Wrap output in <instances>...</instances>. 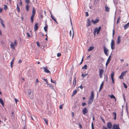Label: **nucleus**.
<instances>
[{"label": "nucleus", "instance_id": "f257e3e1", "mask_svg": "<svg viewBox=\"0 0 129 129\" xmlns=\"http://www.w3.org/2000/svg\"><path fill=\"white\" fill-rule=\"evenodd\" d=\"M94 92L93 91H92L91 92L90 95L89 97L88 101V104H90L92 103L94 100Z\"/></svg>", "mask_w": 129, "mask_h": 129}, {"label": "nucleus", "instance_id": "f03ea898", "mask_svg": "<svg viewBox=\"0 0 129 129\" xmlns=\"http://www.w3.org/2000/svg\"><path fill=\"white\" fill-rule=\"evenodd\" d=\"M28 97L31 99H33L34 98L33 93L31 91L30 89H28Z\"/></svg>", "mask_w": 129, "mask_h": 129}, {"label": "nucleus", "instance_id": "7ed1b4c3", "mask_svg": "<svg viewBox=\"0 0 129 129\" xmlns=\"http://www.w3.org/2000/svg\"><path fill=\"white\" fill-rule=\"evenodd\" d=\"M36 13V10H35V8L33 7L32 11V15L30 18V20L31 23H33L34 21V18Z\"/></svg>", "mask_w": 129, "mask_h": 129}, {"label": "nucleus", "instance_id": "20e7f679", "mask_svg": "<svg viewBox=\"0 0 129 129\" xmlns=\"http://www.w3.org/2000/svg\"><path fill=\"white\" fill-rule=\"evenodd\" d=\"M101 29V27L99 26L98 28L96 27L94 29V36H95L96 33L97 34H99Z\"/></svg>", "mask_w": 129, "mask_h": 129}, {"label": "nucleus", "instance_id": "39448f33", "mask_svg": "<svg viewBox=\"0 0 129 129\" xmlns=\"http://www.w3.org/2000/svg\"><path fill=\"white\" fill-rule=\"evenodd\" d=\"M111 49L112 50L114 49L115 48V42L113 39L111 40Z\"/></svg>", "mask_w": 129, "mask_h": 129}, {"label": "nucleus", "instance_id": "423d86ee", "mask_svg": "<svg viewBox=\"0 0 129 129\" xmlns=\"http://www.w3.org/2000/svg\"><path fill=\"white\" fill-rule=\"evenodd\" d=\"M88 112L87 109L86 107L84 108L82 110V112L84 115H85Z\"/></svg>", "mask_w": 129, "mask_h": 129}, {"label": "nucleus", "instance_id": "0eeeda50", "mask_svg": "<svg viewBox=\"0 0 129 129\" xmlns=\"http://www.w3.org/2000/svg\"><path fill=\"white\" fill-rule=\"evenodd\" d=\"M103 49L104 51L105 54L107 56H108V50L107 49L106 47L105 46H103Z\"/></svg>", "mask_w": 129, "mask_h": 129}, {"label": "nucleus", "instance_id": "6e6552de", "mask_svg": "<svg viewBox=\"0 0 129 129\" xmlns=\"http://www.w3.org/2000/svg\"><path fill=\"white\" fill-rule=\"evenodd\" d=\"M112 129H120L119 127L118 124H114L113 126Z\"/></svg>", "mask_w": 129, "mask_h": 129}, {"label": "nucleus", "instance_id": "1a4fd4ad", "mask_svg": "<svg viewBox=\"0 0 129 129\" xmlns=\"http://www.w3.org/2000/svg\"><path fill=\"white\" fill-rule=\"evenodd\" d=\"M104 71V70L103 69H101L99 71V76L101 78L102 77V75Z\"/></svg>", "mask_w": 129, "mask_h": 129}, {"label": "nucleus", "instance_id": "9d476101", "mask_svg": "<svg viewBox=\"0 0 129 129\" xmlns=\"http://www.w3.org/2000/svg\"><path fill=\"white\" fill-rule=\"evenodd\" d=\"M42 68L43 69L45 72L47 73H50V72L47 69V67H43Z\"/></svg>", "mask_w": 129, "mask_h": 129}, {"label": "nucleus", "instance_id": "9b49d317", "mask_svg": "<svg viewBox=\"0 0 129 129\" xmlns=\"http://www.w3.org/2000/svg\"><path fill=\"white\" fill-rule=\"evenodd\" d=\"M107 126L109 129H111L112 127V124L110 122H108L107 124Z\"/></svg>", "mask_w": 129, "mask_h": 129}, {"label": "nucleus", "instance_id": "f8f14e48", "mask_svg": "<svg viewBox=\"0 0 129 129\" xmlns=\"http://www.w3.org/2000/svg\"><path fill=\"white\" fill-rule=\"evenodd\" d=\"M38 28V23H36L35 24L34 29L35 31L37 30Z\"/></svg>", "mask_w": 129, "mask_h": 129}, {"label": "nucleus", "instance_id": "ddd939ff", "mask_svg": "<svg viewBox=\"0 0 129 129\" xmlns=\"http://www.w3.org/2000/svg\"><path fill=\"white\" fill-rule=\"evenodd\" d=\"M15 45L13 44V43L12 42H11L10 45L11 48L14 50L15 49Z\"/></svg>", "mask_w": 129, "mask_h": 129}, {"label": "nucleus", "instance_id": "4468645a", "mask_svg": "<svg viewBox=\"0 0 129 129\" xmlns=\"http://www.w3.org/2000/svg\"><path fill=\"white\" fill-rule=\"evenodd\" d=\"M51 14V17L52 19L54 20L57 23H58V22H57L56 19L55 18V17L53 16L51 12L50 13Z\"/></svg>", "mask_w": 129, "mask_h": 129}, {"label": "nucleus", "instance_id": "2eb2a0df", "mask_svg": "<svg viewBox=\"0 0 129 129\" xmlns=\"http://www.w3.org/2000/svg\"><path fill=\"white\" fill-rule=\"evenodd\" d=\"M99 21V20L98 19H96L95 20H91V22L94 24H95L96 23H98Z\"/></svg>", "mask_w": 129, "mask_h": 129}, {"label": "nucleus", "instance_id": "dca6fc26", "mask_svg": "<svg viewBox=\"0 0 129 129\" xmlns=\"http://www.w3.org/2000/svg\"><path fill=\"white\" fill-rule=\"evenodd\" d=\"M110 59H111V56L110 55L109 56V57L107 59V62H106V66H107L108 65L110 61Z\"/></svg>", "mask_w": 129, "mask_h": 129}, {"label": "nucleus", "instance_id": "f3484780", "mask_svg": "<svg viewBox=\"0 0 129 129\" xmlns=\"http://www.w3.org/2000/svg\"><path fill=\"white\" fill-rule=\"evenodd\" d=\"M121 38V37L120 36H119L117 38V41L116 42V43L117 44H118L120 42V39Z\"/></svg>", "mask_w": 129, "mask_h": 129}, {"label": "nucleus", "instance_id": "a211bd4d", "mask_svg": "<svg viewBox=\"0 0 129 129\" xmlns=\"http://www.w3.org/2000/svg\"><path fill=\"white\" fill-rule=\"evenodd\" d=\"M123 27L125 29L129 27V22L127 23L124 25Z\"/></svg>", "mask_w": 129, "mask_h": 129}, {"label": "nucleus", "instance_id": "6ab92c4d", "mask_svg": "<svg viewBox=\"0 0 129 129\" xmlns=\"http://www.w3.org/2000/svg\"><path fill=\"white\" fill-rule=\"evenodd\" d=\"M73 84L74 87L76 85V77L74 79L73 81Z\"/></svg>", "mask_w": 129, "mask_h": 129}, {"label": "nucleus", "instance_id": "aec40b11", "mask_svg": "<svg viewBox=\"0 0 129 129\" xmlns=\"http://www.w3.org/2000/svg\"><path fill=\"white\" fill-rule=\"evenodd\" d=\"M87 26H89L91 25V23H90V21L89 19H88L87 21Z\"/></svg>", "mask_w": 129, "mask_h": 129}, {"label": "nucleus", "instance_id": "412c9836", "mask_svg": "<svg viewBox=\"0 0 129 129\" xmlns=\"http://www.w3.org/2000/svg\"><path fill=\"white\" fill-rule=\"evenodd\" d=\"M48 25H47L44 27V29L45 31L47 33V31Z\"/></svg>", "mask_w": 129, "mask_h": 129}, {"label": "nucleus", "instance_id": "4be33fe9", "mask_svg": "<svg viewBox=\"0 0 129 129\" xmlns=\"http://www.w3.org/2000/svg\"><path fill=\"white\" fill-rule=\"evenodd\" d=\"M127 72V71H123L121 73V75L122 76H123L125 75L126 74V73Z\"/></svg>", "mask_w": 129, "mask_h": 129}, {"label": "nucleus", "instance_id": "5701e85b", "mask_svg": "<svg viewBox=\"0 0 129 129\" xmlns=\"http://www.w3.org/2000/svg\"><path fill=\"white\" fill-rule=\"evenodd\" d=\"M94 48L93 47H90L89 48L88 50V51H89L93 50Z\"/></svg>", "mask_w": 129, "mask_h": 129}, {"label": "nucleus", "instance_id": "b1692460", "mask_svg": "<svg viewBox=\"0 0 129 129\" xmlns=\"http://www.w3.org/2000/svg\"><path fill=\"white\" fill-rule=\"evenodd\" d=\"M106 11L107 12H109V10L110 8L107 6H106L105 7Z\"/></svg>", "mask_w": 129, "mask_h": 129}, {"label": "nucleus", "instance_id": "393cba45", "mask_svg": "<svg viewBox=\"0 0 129 129\" xmlns=\"http://www.w3.org/2000/svg\"><path fill=\"white\" fill-rule=\"evenodd\" d=\"M0 103L3 107L4 106V104L2 99L0 98Z\"/></svg>", "mask_w": 129, "mask_h": 129}, {"label": "nucleus", "instance_id": "a878e982", "mask_svg": "<svg viewBox=\"0 0 129 129\" xmlns=\"http://www.w3.org/2000/svg\"><path fill=\"white\" fill-rule=\"evenodd\" d=\"M30 7V6L28 5V4H27L26 6V11H28L29 10V8Z\"/></svg>", "mask_w": 129, "mask_h": 129}, {"label": "nucleus", "instance_id": "bb28decb", "mask_svg": "<svg viewBox=\"0 0 129 129\" xmlns=\"http://www.w3.org/2000/svg\"><path fill=\"white\" fill-rule=\"evenodd\" d=\"M87 66L86 65H85L83 66L82 68V69H84L85 70H86L87 69Z\"/></svg>", "mask_w": 129, "mask_h": 129}, {"label": "nucleus", "instance_id": "cd10ccee", "mask_svg": "<svg viewBox=\"0 0 129 129\" xmlns=\"http://www.w3.org/2000/svg\"><path fill=\"white\" fill-rule=\"evenodd\" d=\"M103 85H104L103 82L100 85V89H99L100 91L103 88Z\"/></svg>", "mask_w": 129, "mask_h": 129}, {"label": "nucleus", "instance_id": "c85d7f7f", "mask_svg": "<svg viewBox=\"0 0 129 129\" xmlns=\"http://www.w3.org/2000/svg\"><path fill=\"white\" fill-rule=\"evenodd\" d=\"M0 20H1V23L2 24V25L4 27V28H5V24L3 23V21H2V19L0 18Z\"/></svg>", "mask_w": 129, "mask_h": 129}, {"label": "nucleus", "instance_id": "c756f323", "mask_svg": "<svg viewBox=\"0 0 129 129\" xmlns=\"http://www.w3.org/2000/svg\"><path fill=\"white\" fill-rule=\"evenodd\" d=\"M114 72H112V73H111V79H112V78H113V77H114Z\"/></svg>", "mask_w": 129, "mask_h": 129}, {"label": "nucleus", "instance_id": "7c9ffc66", "mask_svg": "<svg viewBox=\"0 0 129 129\" xmlns=\"http://www.w3.org/2000/svg\"><path fill=\"white\" fill-rule=\"evenodd\" d=\"M77 92V90H74L73 93V94H72V96H73Z\"/></svg>", "mask_w": 129, "mask_h": 129}, {"label": "nucleus", "instance_id": "2f4dec72", "mask_svg": "<svg viewBox=\"0 0 129 129\" xmlns=\"http://www.w3.org/2000/svg\"><path fill=\"white\" fill-rule=\"evenodd\" d=\"M17 11L18 12H20V10L19 7H18V4H17Z\"/></svg>", "mask_w": 129, "mask_h": 129}, {"label": "nucleus", "instance_id": "473e14b6", "mask_svg": "<svg viewBox=\"0 0 129 129\" xmlns=\"http://www.w3.org/2000/svg\"><path fill=\"white\" fill-rule=\"evenodd\" d=\"M44 121L46 123L47 125L48 124V120L46 118H44Z\"/></svg>", "mask_w": 129, "mask_h": 129}, {"label": "nucleus", "instance_id": "72a5a7b5", "mask_svg": "<svg viewBox=\"0 0 129 129\" xmlns=\"http://www.w3.org/2000/svg\"><path fill=\"white\" fill-rule=\"evenodd\" d=\"M110 98L111 99H115V101H116V98L115 96L113 95H112L110 96Z\"/></svg>", "mask_w": 129, "mask_h": 129}, {"label": "nucleus", "instance_id": "f704fd0d", "mask_svg": "<svg viewBox=\"0 0 129 129\" xmlns=\"http://www.w3.org/2000/svg\"><path fill=\"white\" fill-rule=\"evenodd\" d=\"M4 9L5 10H7L8 8L7 6L6 5H4Z\"/></svg>", "mask_w": 129, "mask_h": 129}, {"label": "nucleus", "instance_id": "c9c22d12", "mask_svg": "<svg viewBox=\"0 0 129 129\" xmlns=\"http://www.w3.org/2000/svg\"><path fill=\"white\" fill-rule=\"evenodd\" d=\"M14 59V58L12 60V61H11V67L12 68V67L13 65V64Z\"/></svg>", "mask_w": 129, "mask_h": 129}, {"label": "nucleus", "instance_id": "e433bc0d", "mask_svg": "<svg viewBox=\"0 0 129 129\" xmlns=\"http://www.w3.org/2000/svg\"><path fill=\"white\" fill-rule=\"evenodd\" d=\"M87 74H88V73L85 74V75H84L83 73H82L81 76L83 78H84V77H86V75Z\"/></svg>", "mask_w": 129, "mask_h": 129}, {"label": "nucleus", "instance_id": "4c0bfd02", "mask_svg": "<svg viewBox=\"0 0 129 129\" xmlns=\"http://www.w3.org/2000/svg\"><path fill=\"white\" fill-rule=\"evenodd\" d=\"M14 44L15 46H17V41L16 40H15L14 42Z\"/></svg>", "mask_w": 129, "mask_h": 129}, {"label": "nucleus", "instance_id": "58836bf2", "mask_svg": "<svg viewBox=\"0 0 129 129\" xmlns=\"http://www.w3.org/2000/svg\"><path fill=\"white\" fill-rule=\"evenodd\" d=\"M26 35L28 38H30V35L27 32L26 33Z\"/></svg>", "mask_w": 129, "mask_h": 129}, {"label": "nucleus", "instance_id": "ea45409f", "mask_svg": "<svg viewBox=\"0 0 129 129\" xmlns=\"http://www.w3.org/2000/svg\"><path fill=\"white\" fill-rule=\"evenodd\" d=\"M120 17H119L118 18V19L117 20V23H118L119 22H120L119 20H120Z\"/></svg>", "mask_w": 129, "mask_h": 129}, {"label": "nucleus", "instance_id": "a19ab883", "mask_svg": "<svg viewBox=\"0 0 129 129\" xmlns=\"http://www.w3.org/2000/svg\"><path fill=\"white\" fill-rule=\"evenodd\" d=\"M25 1L26 3L27 4H28L29 3L30 1L29 0H25Z\"/></svg>", "mask_w": 129, "mask_h": 129}, {"label": "nucleus", "instance_id": "79ce46f5", "mask_svg": "<svg viewBox=\"0 0 129 129\" xmlns=\"http://www.w3.org/2000/svg\"><path fill=\"white\" fill-rule=\"evenodd\" d=\"M61 53H57V55L58 57H59L61 56Z\"/></svg>", "mask_w": 129, "mask_h": 129}, {"label": "nucleus", "instance_id": "37998d69", "mask_svg": "<svg viewBox=\"0 0 129 129\" xmlns=\"http://www.w3.org/2000/svg\"><path fill=\"white\" fill-rule=\"evenodd\" d=\"M63 105L62 104L59 107L60 109H63Z\"/></svg>", "mask_w": 129, "mask_h": 129}, {"label": "nucleus", "instance_id": "c03bdc74", "mask_svg": "<svg viewBox=\"0 0 129 129\" xmlns=\"http://www.w3.org/2000/svg\"><path fill=\"white\" fill-rule=\"evenodd\" d=\"M86 105V103H82V106H84Z\"/></svg>", "mask_w": 129, "mask_h": 129}, {"label": "nucleus", "instance_id": "a18cd8bd", "mask_svg": "<svg viewBox=\"0 0 129 129\" xmlns=\"http://www.w3.org/2000/svg\"><path fill=\"white\" fill-rule=\"evenodd\" d=\"M37 44V45L38 47H40V43L38 41H37L36 42Z\"/></svg>", "mask_w": 129, "mask_h": 129}, {"label": "nucleus", "instance_id": "49530a36", "mask_svg": "<svg viewBox=\"0 0 129 129\" xmlns=\"http://www.w3.org/2000/svg\"><path fill=\"white\" fill-rule=\"evenodd\" d=\"M123 77L121 75L119 77V78L121 79H123Z\"/></svg>", "mask_w": 129, "mask_h": 129}, {"label": "nucleus", "instance_id": "de8ad7c7", "mask_svg": "<svg viewBox=\"0 0 129 129\" xmlns=\"http://www.w3.org/2000/svg\"><path fill=\"white\" fill-rule=\"evenodd\" d=\"M51 81L52 83H56L55 82V81H53V80L51 78Z\"/></svg>", "mask_w": 129, "mask_h": 129}, {"label": "nucleus", "instance_id": "09e8293b", "mask_svg": "<svg viewBox=\"0 0 129 129\" xmlns=\"http://www.w3.org/2000/svg\"><path fill=\"white\" fill-rule=\"evenodd\" d=\"M123 85H124V87L125 88H127V86L124 83H123Z\"/></svg>", "mask_w": 129, "mask_h": 129}, {"label": "nucleus", "instance_id": "8fccbe9b", "mask_svg": "<svg viewBox=\"0 0 129 129\" xmlns=\"http://www.w3.org/2000/svg\"><path fill=\"white\" fill-rule=\"evenodd\" d=\"M54 86L53 84H51L50 86V88H52Z\"/></svg>", "mask_w": 129, "mask_h": 129}, {"label": "nucleus", "instance_id": "3c124183", "mask_svg": "<svg viewBox=\"0 0 129 129\" xmlns=\"http://www.w3.org/2000/svg\"><path fill=\"white\" fill-rule=\"evenodd\" d=\"M113 114L114 116H116V113L114 112L113 113Z\"/></svg>", "mask_w": 129, "mask_h": 129}, {"label": "nucleus", "instance_id": "603ef678", "mask_svg": "<svg viewBox=\"0 0 129 129\" xmlns=\"http://www.w3.org/2000/svg\"><path fill=\"white\" fill-rule=\"evenodd\" d=\"M86 16H89V14L88 12H86L85 13Z\"/></svg>", "mask_w": 129, "mask_h": 129}, {"label": "nucleus", "instance_id": "864d4df0", "mask_svg": "<svg viewBox=\"0 0 129 129\" xmlns=\"http://www.w3.org/2000/svg\"><path fill=\"white\" fill-rule=\"evenodd\" d=\"M79 127L80 128H82V125L80 124V123H79Z\"/></svg>", "mask_w": 129, "mask_h": 129}, {"label": "nucleus", "instance_id": "5fc2aeb1", "mask_svg": "<svg viewBox=\"0 0 129 129\" xmlns=\"http://www.w3.org/2000/svg\"><path fill=\"white\" fill-rule=\"evenodd\" d=\"M100 117L101 118V119H102V120L103 121L104 123H105V122L104 119L101 116H100Z\"/></svg>", "mask_w": 129, "mask_h": 129}, {"label": "nucleus", "instance_id": "6e6d98bb", "mask_svg": "<svg viewBox=\"0 0 129 129\" xmlns=\"http://www.w3.org/2000/svg\"><path fill=\"white\" fill-rule=\"evenodd\" d=\"M15 103H16V104H17V102H18V100H17L16 99H15Z\"/></svg>", "mask_w": 129, "mask_h": 129}, {"label": "nucleus", "instance_id": "4d7b16f0", "mask_svg": "<svg viewBox=\"0 0 129 129\" xmlns=\"http://www.w3.org/2000/svg\"><path fill=\"white\" fill-rule=\"evenodd\" d=\"M114 34H115L114 30V29H113V34H112V35H113V37H114Z\"/></svg>", "mask_w": 129, "mask_h": 129}, {"label": "nucleus", "instance_id": "13d9d810", "mask_svg": "<svg viewBox=\"0 0 129 129\" xmlns=\"http://www.w3.org/2000/svg\"><path fill=\"white\" fill-rule=\"evenodd\" d=\"M3 11V9L0 8V13L2 12Z\"/></svg>", "mask_w": 129, "mask_h": 129}, {"label": "nucleus", "instance_id": "bf43d9fd", "mask_svg": "<svg viewBox=\"0 0 129 129\" xmlns=\"http://www.w3.org/2000/svg\"><path fill=\"white\" fill-rule=\"evenodd\" d=\"M70 36L71 37L72 36V32L71 30H70Z\"/></svg>", "mask_w": 129, "mask_h": 129}, {"label": "nucleus", "instance_id": "052dcab7", "mask_svg": "<svg viewBox=\"0 0 129 129\" xmlns=\"http://www.w3.org/2000/svg\"><path fill=\"white\" fill-rule=\"evenodd\" d=\"M103 129H108V128L105 126H103Z\"/></svg>", "mask_w": 129, "mask_h": 129}, {"label": "nucleus", "instance_id": "680f3d73", "mask_svg": "<svg viewBox=\"0 0 129 129\" xmlns=\"http://www.w3.org/2000/svg\"><path fill=\"white\" fill-rule=\"evenodd\" d=\"M44 80L45 81V82L47 84H48V82L47 80L46 79H44Z\"/></svg>", "mask_w": 129, "mask_h": 129}, {"label": "nucleus", "instance_id": "e2e57ef3", "mask_svg": "<svg viewBox=\"0 0 129 129\" xmlns=\"http://www.w3.org/2000/svg\"><path fill=\"white\" fill-rule=\"evenodd\" d=\"M94 127V125L93 124V122L91 123V127Z\"/></svg>", "mask_w": 129, "mask_h": 129}, {"label": "nucleus", "instance_id": "0e129e2a", "mask_svg": "<svg viewBox=\"0 0 129 129\" xmlns=\"http://www.w3.org/2000/svg\"><path fill=\"white\" fill-rule=\"evenodd\" d=\"M18 62L19 63H21L22 62L21 60H19L18 61Z\"/></svg>", "mask_w": 129, "mask_h": 129}, {"label": "nucleus", "instance_id": "69168bd1", "mask_svg": "<svg viewBox=\"0 0 129 129\" xmlns=\"http://www.w3.org/2000/svg\"><path fill=\"white\" fill-rule=\"evenodd\" d=\"M20 2L19 3V4L21 6L22 5V2H21V0H20Z\"/></svg>", "mask_w": 129, "mask_h": 129}, {"label": "nucleus", "instance_id": "338daca9", "mask_svg": "<svg viewBox=\"0 0 129 129\" xmlns=\"http://www.w3.org/2000/svg\"><path fill=\"white\" fill-rule=\"evenodd\" d=\"M80 87V88L81 89H82L83 88V87H82V85H81L79 87Z\"/></svg>", "mask_w": 129, "mask_h": 129}, {"label": "nucleus", "instance_id": "774afa93", "mask_svg": "<svg viewBox=\"0 0 129 129\" xmlns=\"http://www.w3.org/2000/svg\"><path fill=\"white\" fill-rule=\"evenodd\" d=\"M36 82H39V80L37 78L36 79Z\"/></svg>", "mask_w": 129, "mask_h": 129}]
</instances>
